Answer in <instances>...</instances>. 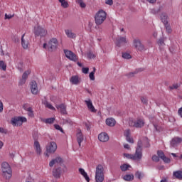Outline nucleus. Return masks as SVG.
I'll list each match as a JSON object with an SVG mask.
<instances>
[{"mask_svg": "<svg viewBox=\"0 0 182 182\" xmlns=\"http://www.w3.org/2000/svg\"><path fill=\"white\" fill-rule=\"evenodd\" d=\"M87 58H88V59H95V58H96V55L95 54H93V53L89 52L87 53Z\"/></svg>", "mask_w": 182, "mask_h": 182, "instance_id": "obj_48", "label": "nucleus"}, {"mask_svg": "<svg viewBox=\"0 0 182 182\" xmlns=\"http://www.w3.org/2000/svg\"><path fill=\"white\" fill-rule=\"evenodd\" d=\"M157 154L158 157H159V159H161V160L166 156V155H164V152H163V151L161 150L158 151Z\"/></svg>", "mask_w": 182, "mask_h": 182, "instance_id": "obj_42", "label": "nucleus"}, {"mask_svg": "<svg viewBox=\"0 0 182 182\" xmlns=\"http://www.w3.org/2000/svg\"><path fill=\"white\" fill-rule=\"evenodd\" d=\"M1 171L3 173V176L6 177V179L12 177V169L11 168V166H9V163L4 162L1 164Z\"/></svg>", "mask_w": 182, "mask_h": 182, "instance_id": "obj_4", "label": "nucleus"}, {"mask_svg": "<svg viewBox=\"0 0 182 182\" xmlns=\"http://www.w3.org/2000/svg\"><path fill=\"white\" fill-rule=\"evenodd\" d=\"M173 176L174 178H177L178 180H182V171H176L173 173Z\"/></svg>", "mask_w": 182, "mask_h": 182, "instance_id": "obj_30", "label": "nucleus"}, {"mask_svg": "<svg viewBox=\"0 0 182 182\" xmlns=\"http://www.w3.org/2000/svg\"><path fill=\"white\" fill-rule=\"evenodd\" d=\"M123 179L125 181H132V180H134V175L133 174H127L124 176Z\"/></svg>", "mask_w": 182, "mask_h": 182, "instance_id": "obj_32", "label": "nucleus"}, {"mask_svg": "<svg viewBox=\"0 0 182 182\" xmlns=\"http://www.w3.org/2000/svg\"><path fill=\"white\" fill-rule=\"evenodd\" d=\"M33 33L35 35V38H38V36L45 38V36L48 35V31L42 26H38L37 27L34 28Z\"/></svg>", "mask_w": 182, "mask_h": 182, "instance_id": "obj_6", "label": "nucleus"}, {"mask_svg": "<svg viewBox=\"0 0 182 182\" xmlns=\"http://www.w3.org/2000/svg\"><path fill=\"white\" fill-rule=\"evenodd\" d=\"M77 132L76 134L77 141L79 144V147H81L82 142L83 141V140H85V136H83V134L82 133V130L77 129Z\"/></svg>", "mask_w": 182, "mask_h": 182, "instance_id": "obj_13", "label": "nucleus"}, {"mask_svg": "<svg viewBox=\"0 0 182 182\" xmlns=\"http://www.w3.org/2000/svg\"><path fill=\"white\" fill-rule=\"evenodd\" d=\"M56 49H58V39L53 38L48 41V50H49V52H53V50H56Z\"/></svg>", "mask_w": 182, "mask_h": 182, "instance_id": "obj_10", "label": "nucleus"}, {"mask_svg": "<svg viewBox=\"0 0 182 182\" xmlns=\"http://www.w3.org/2000/svg\"><path fill=\"white\" fill-rule=\"evenodd\" d=\"M29 75H31V70H28L23 73L22 77L20 79L18 82L19 86H22L26 83V79H28V76H29Z\"/></svg>", "mask_w": 182, "mask_h": 182, "instance_id": "obj_12", "label": "nucleus"}, {"mask_svg": "<svg viewBox=\"0 0 182 182\" xmlns=\"http://www.w3.org/2000/svg\"><path fill=\"white\" fill-rule=\"evenodd\" d=\"M33 137L35 141H38V139H39V134L35 133V134L33 135Z\"/></svg>", "mask_w": 182, "mask_h": 182, "instance_id": "obj_55", "label": "nucleus"}, {"mask_svg": "<svg viewBox=\"0 0 182 182\" xmlns=\"http://www.w3.org/2000/svg\"><path fill=\"white\" fill-rule=\"evenodd\" d=\"M133 46L136 50H138L139 52H144L146 50V46L143 43H141V40L139 38H135L133 41Z\"/></svg>", "mask_w": 182, "mask_h": 182, "instance_id": "obj_7", "label": "nucleus"}, {"mask_svg": "<svg viewBox=\"0 0 182 182\" xmlns=\"http://www.w3.org/2000/svg\"><path fill=\"white\" fill-rule=\"evenodd\" d=\"M66 171H68L66 166H64L63 169L59 166L53 169V176L55 178H60L62 173H66Z\"/></svg>", "mask_w": 182, "mask_h": 182, "instance_id": "obj_8", "label": "nucleus"}, {"mask_svg": "<svg viewBox=\"0 0 182 182\" xmlns=\"http://www.w3.org/2000/svg\"><path fill=\"white\" fill-rule=\"evenodd\" d=\"M56 109L59 110L61 114H68V112L66 111V105L65 104H60L55 105Z\"/></svg>", "mask_w": 182, "mask_h": 182, "instance_id": "obj_18", "label": "nucleus"}, {"mask_svg": "<svg viewBox=\"0 0 182 182\" xmlns=\"http://www.w3.org/2000/svg\"><path fill=\"white\" fill-rule=\"evenodd\" d=\"M79 173L84 176V178H85L87 182H90V178H89V176H87V173H86V171H85V169L80 168H79Z\"/></svg>", "mask_w": 182, "mask_h": 182, "instance_id": "obj_26", "label": "nucleus"}, {"mask_svg": "<svg viewBox=\"0 0 182 182\" xmlns=\"http://www.w3.org/2000/svg\"><path fill=\"white\" fill-rule=\"evenodd\" d=\"M178 87H180V85L177 83L172 85V86H169L170 90H173V89H178Z\"/></svg>", "mask_w": 182, "mask_h": 182, "instance_id": "obj_47", "label": "nucleus"}, {"mask_svg": "<svg viewBox=\"0 0 182 182\" xmlns=\"http://www.w3.org/2000/svg\"><path fill=\"white\" fill-rule=\"evenodd\" d=\"M61 6H63V8H68V6H69V4L68 3V1H65V0H64L63 2H61Z\"/></svg>", "mask_w": 182, "mask_h": 182, "instance_id": "obj_51", "label": "nucleus"}, {"mask_svg": "<svg viewBox=\"0 0 182 182\" xmlns=\"http://www.w3.org/2000/svg\"><path fill=\"white\" fill-rule=\"evenodd\" d=\"M34 149L37 154H41L42 153V149H41V144H39V141H34Z\"/></svg>", "mask_w": 182, "mask_h": 182, "instance_id": "obj_25", "label": "nucleus"}, {"mask_svg": "<svg viewBox=\"0 0 182 182\" xmlns=\"http://www.w3.org/2000/svg\"><path fill=\"white\" fill-rule=\"evenodd\" d=\"M23 107L24 109H26L27 112H28V113L31 112H33L32 107H31L28 108V107H26V105H23Z\"/></svg>", "mask_w": 182, "mask_h": 182, "instance_id": "obj_58", "label": "nucleus"}, {"mask_svg": "<svg viewBox=\"0 0 182 182\" xmlns=\"http://www.w3.org/2000/svg\"><path fill=\"white\" fill-rule=\"evenodd\" d=\"M82 73L87 75L89 73V68H82Z\"/></svg>", "mask_w": 182, "mask_h": 182, "instance_id": "obj_57", "label": "nucleus"}, {"mask_svg": "<svg viewBox=\"0 0 182 182\" xmlns=\"http://www.w3.org/2000/svg\"><path fill=\"white\" fill-rule=\"evenodd\" d=\"M0 69L4 71L6 70V64L4 60H0Z\"/></svg>", "mask_w": 182, "mask_h": 182, "instance_id": "obj_38", "label": "nucleus"}, {"mask_svg": "<svg viewBox=\"0 0 182 182\" xmlns=\"http://www.w3.org/2000/svg\"><path fill=\"white\" fill-rule=\"evenodd\" d=\"M178 113L179 116H181V117L182 118V107H181V108L178 110Z\"/></svg>", "mask_w": 182, "mask_h": 182, "instance_id": "obj_62", "label": "nucleus"}, {"mask_svg": "<svg viewBox=\"0 0 182 182\" xmlns=\"http://www.w3.org/2000/svg\"><path fill=\"white\" fill-rule=\"evenodd\" d=\"M141 146H143V141H141V140H139L137 143L135 154H124V157H127V159H131L132 160H137L138 161H140V160H141V158L143 157V151L141 149Z\"/></svg>", "mask_w": 182, "mask_h": 182, "instance_id": "obj_1", "label": "nucleus"}, {"mask_svg": "<svg viewBox=\"0 0 182 182\" xmlns=\"http://www.w3.org/2000/svg\"><path fill=\"white\" fill-rule=\"evenodd\" d=\"M143 176H144V174L141 173V172L137 171L136 173H135V177L136 178H138L139 180H141V178H143Z\"/></svg>", "mask_w": 182, "mask_h": 182, "instance_id": "obj_39", "label": "nucleus"}, {"mask_svg": "<svg viewBox=\"0 0 182 182\" xmlns=\"http://www.w3.org/2000/svg\"><path fill=\"white\" fill-rule=\"evenodd\" d=\"M124 147L125 149H127V150H129V149H130V145H129L128 144H125L124 145Z\"/></svg>", "mask_w": 182, "mask_h": 182, "instance_id": "obj_63", "label": "nucleus"}, {"mask_svg": "<svg viewBox=\"0 0 182 182\" xmlns=\"http://www.w3.org/2000/svg\"><path fill=\"white\" fill-rule=\"evenodd\" d=\"M0 133H4L5 134H6L7 132L4 128L0 127Z\"/></svg>", "mask_w": 182, "mask_h": 182, "instance_id": "obj_61", "label": "nucleus"}, {"mask_svg": "<svg viewBox=\"0 0 182 182\" xmlns=\"http://www.w3.org/2000/svg\"><path fill=\"white\" fill-rule=\"evenodd\" d=\"M168 178H163L161 182H167Z\"/></svg>", "mask_w": 182, "mask_h": 182, "instance_id": "obj_64", "label": "nucleus"}, {"mask_svg": "<svg viewBox=\"0 0 182 182\" xmlns=\"http://www.w3.org/2000/svg\"><path fill=\"white\" fill-rule=\"evenodd\" d=\"M132 168V166L127 164H124L120 166V169L122 170V171H127V170H129V168Z\"/></svg>", "mask_w": 182, "mask_h": 182, "instance_id": "obj_34", "label": "nucleus"}, {"mask_svg": "<svg viewBox=\"0 0 182 182\" xmlns=\"http://www.w3.org/2000/svg\"><path fill=\"white\" fill-rule=\"evenodd\" d=\"M151 160L152 161H155V163H159V161H160V158L157 156V155H153Z\"/></svg>", "mask_w": 182, "mask_h": 182, "instance_id": "obj_45", "label": "nucleus"}, {"mask_svg": "<svg viewBox=\"0 0 182 182\" xmlns=\"http://www.w3.org/2000/svg\"><path fill=\"white\" fill-rule=\"evenodd\" d=\"M122 58L124 59H132V55L129 53H122Z\"/></svg>", "mask_w": 182, "mask_h": 182, "instance_id": "obj_41", "label": "nucleus"}, {"mask_svg": "<svg viewBox=\"0 0 182 182\" xmlns=\"http://www.w3.org/2000/svg\"><path fill=\"white\" fill-rule=\"evenodd\" d=\"M77 4H79L80 8H86V4L83 2V0L77 1Z\"/></svg>", "mask_w": 182, "mask_h": 182, "instance_id": "obj_43", "label": "nucleus"}, {"mask_svg": "<svg viewBox=\"0 0 182 182\" xmlns=\"http://www.w3.org/2000/svg\"><path fill=\"white\" fill-rule=\"evenodd\" d=\"M126 140H127V141H128V143H131L132 144H133V143H134V140L130 136H127Z\"/></svg>", "mask_w": 182, "mask_h": 182, "instance_id": "obj_50", "label": "nucleus"}, {"mask_svg": "<svg viewBox=\"0 0 182 182\" xmlns=\"http://www.w3.org/2000/svg\"><path fill=\"white\" fill-rule=\"evenodd\" d=\"M161 11V7H159V9H152L151 14H154V15H156V14H159Z\"/></svg>", "mask_w": 182, "mask_h": 182, "instance_id": "obj_49", "label": "nucleus"}, {"mask_svg": "<svg viewBox=\"0 0 182 182\" xmlns=\"http://www.w3.org/2000/svg\"><path fill=\"white\" fill-rule=\"evenodd\" d=\"M139 72H143V69H141V68L136 69L134 70V72H132V73L127 74L126 76H127V77H129V78L134 77V75H137V73H139Z\"/></svg>", "mask_w": 182, "mask_h": 182, "instance_id": "obj_28", "label": "nucleus"}, {"mask_svg": "<svg viewBox=\"0 0 182 182\" xmlns=\"http://www.w3.org/2000/svg\"><path fill=\"white\" fill-rule=\"evenodd\" d=\"M105 4L106 5H109L112 6V5H113V0H106Z\"/></svg>", "mask_w": 182, "mask_h": 182, "instance_id": "obj_56", "label": "nucleus"}, {"mask_svg": "<svg viewBox=\"0 0 182 182\" xmlns=\"http://www.w3.org/2000/svg\"><path fill=\"white\" fill-rule=\"evenodd\" d=\"M144 144L145 147H149L150 146V141L147 137L144 138Z\"/></svg>", "mask_w": 182, "mask_h": 182, "instance_id": "obj_40", "label": "nucleus"}, {"mask_svg": "<svg viewBox=\"0 0 182 182\" xmlns=\"http://www.w3.org/2000/svg\"><path fill=\"white\" fill-rule=\"evenodd\" d=\"M105 122L107 126L109 127H114V126H116V119L114 118H107Z\"/></svg>", "mask_w": 182, "mask_h": 182, "instance_id": "obj_22", "label": "nucleus"}, {"mask_svg": "<svg viewBox=\"0 0 182 182\" xmlns=\"http://www.w3.org/2000/svg\"><path fill=\"white\" fill-rule=\"evenodd\" d=\"M141 102L143 103V105L147 106L149 100H147V98L144 97H141Z\"/></svg>", "mask_w": 182, "mask_h": 182, "instance_id": "obj_46", "label": "nucleus"}, {"mask_svg": "<svg viewBox=\"0 0 182 182\" xmlns=\"http://www.w3.org/2000/svg\"><path fill=\"white\" fill-rule=\"evenodd\" d=\"M95 73H96V68L94 67L92 72H91L89 75L90 80H95Z\"/></svg>", "mask_w": 182, "mask_h": 182, "instance_id": "obj_37", "label": "nucleus"}, {"mask_svg": "<svg viewBox=\"0 0 182 182\" xmlns=\"http://www.w3.org/2000/svg\"><path fill=\"white\" fill-rule=\"evenodd\" d=\"M27 121L25 117H15L11 119V124L14 126H22Z\"/></svg>", "mask_w": 182, "mask_h": 182, "instance_id": "obj_9", "label": "nucleus"}, {"mask_svg": "<svg viewBox=\"0 0 182 182\" xmlns=\"http://www.w3.org/2000/svg\"><path fill=\"white\" fill-rule=\"evenodd\" d=\"M105 168L102 164H99L96 167L95 181L96 182H103L105 181Z\"/></svg>", "mask_w": 182, "mask_h": 182, "instance_id": "obj_2", "label": "nucleus"}, {"mask_svg": "<svg viewBox=\"0 0 182 182\" xmlns=\"http://www.w3.org/2000/svg\"><path fill=\"white\" fill-rule=\"evenodd\" d=\"M2 112H4V104L0 102V113H2Z\"/></svg>", "mask_w": 182, "mask_h": 182, "instance_id": "obj_59", "label": "nucleus"}, {"mask_svg": "<svg viewBox=\"0 0 182 182\" xmlns=\"http://www.w3.org/2000/svg\"><path fill=\"white\" fill-rule=\"evenodd\" d=\"M65 35L70 39H76V33H73V31H72V30L66 29V30H65Z\"/></svg>", "mask_w": 182, "mask_h": 182, "instance_id": "obj_21", "label": "nucleus"}, {"mask_svg": "<svg viewBox=\"0 0 182 182\" xmlns=\"http://www.w3.org/2000/svg\"><path fill=\"white\" fill-rule=\"evenodd\" d=\"M4 19H12V18H14V15L12 14H6L5 16H4Z\"/></svg>", "mask_w": 182, "mask_h": 182, "instance_id": "obj_53", "label": "nucleus"}, {"mask_svg": "<svg viewBox=\"0 0 182 182\" xmlns=\"http://www.w3.org/2000/svg\"><path fill=\"white\" fill-rule=\"evenodd\" d=\"M43 122L44 123H46V124H52V123L55 122V118L51 117V118L44 119Z\"/></svg>", "mask_w": 182, "mask_h": 182, "instance_id": "obj_35", "label": "nucleus"}, {"mask_svg": "<svg viewBox=\"0 0 182 182\" xmlns=\"http://www.w3.org/2000/svg\"><path fill=\"white\" fill-rule=\"evenodd\" d=\"M164 26L166 29V32H168V33H171V26H169L168 23L164 24Z\"/></svg>", "mask_w": 182, "mask_h": 182, "instance_id": "obj_44", "label": "nucleus"}, {"mask_svg": "<svg viewBox=\"0 0 182 182\" xmlns=\"http://www.w3.org/2000/svg\"><path fill=\"white\" fill-rule=\"evenodd\" d=\"M129 126L130 127H136V129H141V127H144V120L140 118H137L136 119L129 120Z\"/></svg>", "mask_w": 182, "mask_h": 182, "instance_id": "obj_5", "label": "nucleus"}, {"mask_svg": "<svg viewBox=\"0 0 182 182\" xmlns=\"http://www.w3.org/2000/svg\"><path fill=\"white\" fill-rule=\"evenodd\" d=\"M160 18L164 25H166V23H168V16H167V14L162 13L160 16Z\"/></svg>", "mask_w": 182, "mask_h": 182, "instance_id": "obj_24", "label": "nucleus"}, {"mask_svg": "<svg viewBox=\"0 0 182 182\" xmlns=\"http://www.w3.org/2000/svg\"><path fill=\"white\" fill-rule=\"evenodd\" d=\"M181 142H182L181 138L175 137L172 139V140L171 141V146L172 147H174L175 146H176V144H180V143Z\"/></svg>", "mask_w": 182, "mask_h": 182, "instance_id": "obj_23", "label": "nucleus"}, {"mask_svg": "<svg viewBox=\"0 0 182 182\" xmlns=\"http://www.w3.org/2000/svg\"><path fill=\"white\" fill-rule=\"evenodd\" d=\"M63 124H70V126H73V121H72L70 119H63Z\"/></svg>", "mask_w": 182, "mask_h": 182, "instance_id": "obj_36", "label": "nucleus"}, {"mask_svg": "<svg viewBox=\"0 0 182 182\" xmlns=\"http://www.w3.org/2000/svg\"><path fill=\"white\" fill-rule=\"evenodd\" d=\"M85 103L87 105V109L88 110H90V112H92V113H96V112H97V110H96V109L95 108V106H93V103L92 102L91 99L85 100Z\"/></svg>", "mask_w": 182, "mask_h": 182, "instance_id": "obj_14", "label": "nucleus"}, {"mask_svg": "<svg viewBox=\"0 0 182 182\" xmlns=\"http://www.w3.org/2000/svg\"><path fill=\"white\" fill-rule=\"evenodd\" d=\"M56 163L58 164H62V163H63V159H62V157H60V156L55 157L54 159H53L50 161L49 166L50 167H53V166H55V164H56Z\"/></svg>", "mask_w": 182, "mask_h": 182, "instance_id": "obj_15", "label": "nucleus"}, {"mask_svg": "<svg viewBox=\"0 0 182 182\" xmlns=\"http://www.w3.org/2000/svg\"><path fill=\"white\" fill-rule=\"evenodd\" d=\"M166 39H167L166 38H161L159 39L157 44L159 45V46L160 48L163 47V46H166V43H164V42H166Z\"/></svg>", "mask_w": 182, "mask_h": 182, "instance_id": "obj_33", "label": "nucleus"}, {"mask_svg": "<svg viewBox=\"0 0 182 182\" xmlns=\"http://www.w3.org/2000/svg\"><path fill=\"white\" fill-rule=\"evenodd\" d=\"M162 160H163V161H164V163H170V161H171V160L166 156Z\"/></svg>", "mask_w": 182, "mask_h": 182, "instance_id": "obj_60", "label": "nucleus"}, {"mask_svg": "<svg viewBox=\"0 0 182 182\" xmlns=\"http://www.w3.org/2000/svg\"><path fill=\"white\" fill-rule=\"evenodd\" d=\"M126 43H127L126 37H120L119 38L116 39L115 45L116 46H118V48H120V46L123 45H126Z\"/></svg>", "mask_w": 182, "mask_h": 182, "instance_id": "obj_16", "label": "nucleus"}, {"mask_svg": "<svg viewBox=\"0 0 182 182\" xmlns=\"http://www.w3.org/2000/svg\"><path fill=\"white\" fill-rule=\"evenodd\" d=\"M64 53L68 59L73 62H77V56L69 50H64Z\"/></svg>", "mask_w": 182, "mask_h": 182, "instance_id": "obj_11", "label": "nucleus"}, {"mask_svg": "<svg viewBox=\"0 0 182 182\" xmlns=\"http://www.w3.org/2000/svg\"><path fill=\"white\" fill-rule=\"evenodd\" d=\"M58 149V145L55 142H50V145L47 146V153H55Z\"/></svg>", "mask_w": 182, "mask_h": 182, "instance_id": "obj_17", "label": "nucleus"}, {"mask_svg": "<svg viewBox=\"0 0 182 182\" xmlns=\"http://www.w3.org/2000/svg\"><path fill=\"white\" fill-rule=\"evenodd\" d=\"M42 103L46 106V107H48V109H50V110H55V107L52 106L48 100H46V97H44V100H43Z\"/></svg>", "mask_w": 182, "mask_h": 182, "instance_id": "obj_27", "label": "nucleus"}, {"mask_svg": "<svg viewBox=\"0 0 182 182\" xmlns=\"http://www.w3.org/2000/svg\"><path fill=\"white\" fill-rule=\"evenodd\" d=\"M124 136H125L126 138L130 136V129L125 130Z\"/></svg>", "mask_w": 182, "mask_h": 182, "instance_id": "obj_54", "label": "nucleus"}, {"mask_svg": "<svg viewBox=\"0 0 182 182\" xmlns=\"http://www.w3.org/2000/svg\"><path fill=\"white\" fill-rule=\"evenodd\" d=\"M23 38H25V34H23V36H21L22 47L23 48V49H28V45H29V42L25 41Z\"/></svg>", "mask_w": 182, "mask_h": 182, "instance_id": "obj_29", "label": "nucleus"}, {"mask_svg": "<svg viewBox=\"0 0 182 182\" xmlns=\"http://www.w3.org/2000/svg\"><path fill=\"white\" fill-rule=\"evenodd\" d=\"M98 139L102 142L109 141V135L106 132L101 133L98 135Z\"/></svg>", "mask_w": 182, "mask_h": 182, "instance_id": "obj_20", "label": "nucleus"}, {"mask_svg": "<svg viewBox=\"0 0 182 182\" xmlns=\"http://www.w3.org/2000/svg\"><path fill=\"white\" fill-rule=\"evenodd\" d=\"M54 127H55V129H56V130H60V132H61V133H64L63 129H62V128L59 126V124H55V125H54Z\"/></svg>", "mask_w": 182, "mask_h": 182, "instance_id": "obj_52", "label": "nucleus"}, {"mask_svg": "<svg viewBox=\"0 0 182 182\" xmlns=\"http://www.w3.org/2000/svg\"><path fill=\"white\" fill-rule=\"evenodd\" d=\"M70 81L73 85H79L80 81H79V77L77 75H75L71 77Z\"/></svg>", "mask_w": 182, "mask_h": 182, "instance_id": "obj_31", "label": "nucleus"}, {"mask_svg": "<svg viewBox=\"0 0 182 182\" xmlns=\"http://www.w3.org/2000/svg\"><path fill=\"white\" fill-rule=\"evenodd\" d=\"M107 16V14L106 11L103 10H100L95 16V23L96 25H102L105 21H106V18Z\"/></svg>", "mask_w": 182, "mask_h": 182, "instance_id": "obj_3", "label": "nucleus"}, {"mask_svg": "<svg viewBox=\"0 0 182 182\" xmlns=\"http://www.w3.org/2000/svg\"><path fill=\"white\" fill-rule=\"evenodd\" d=\"M31 90L33 95H38V84L36 81H32L31 82Z\"/></svg>", "mask_w": 182, "mask_h": 182, "instance_id": "obj_19", "label": "nucleus"}]
</instances>
